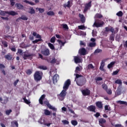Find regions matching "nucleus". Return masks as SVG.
<instances>
[{"instance_id": "nucleus-53", "label": "nucleus", "mask_w": 127, "mask_h": 127, "mask_svg": "<svg viewBox=\"0 0 127 127\" xmlns=\"http://www.w3.org/2000/svg\"><path fill=\"white\" fill-rule=\"evenodd\" d=\"M78 71H81V69L79 67V66H77L76 67L75 70V72L76 73V74H78Z\"/></svg>"}, {"instance_id": "nucleus-45", "label": "nucleus", "mask_w": 127, "mask_h": 127, "mask_svg": "<svg viewBox=\"0 0 127 127\" xmlns=\"http://www.w3.org/2000/svg\"><path fill=\"white\" fill-rule=\"evenodd\" d=\"M58 41L59 44H60V45H61V47L64 46V45L65 44V42H63L62 41H61L60 40H58Z\"/></svg>"}, {"instance_id": "nucleus-58", "label": "nucleus", "mask_w": 127, "mask_h": 127, "mask_svg": "<svg viewBox=\"0 0 127 127\" xmlns=\"http://www.w3.org/2000/svg\"><path fill=\"white\" fill-rule=\"evenodd\" d=\"M96 81H102L103 80V78L101 77H98L96 78H95Z\"/></svg>"}, {"instance_id": "nucleus-35", "label": "nucleus", "mask_w": 127, "mask_h": 127, "mask_svg": "<svg viewBox=\"0 0 127 127\" xmlns=\"http://www.w3.org/2000/svg\"><path fill=\"white\" fill-rule=\"evenodd\" d=\"M116 15L119 16L120 17H122V16L124 15V13H123V11H120L118 13H117Z\"/></svg>"}, {"instance_id": "nucleus-34", "label": "nucleus", "mask_w": 127, "mask_h": 127, "mask_svg": "<svg viewBox=\"0 0 127 127\" xmlns=\"http://www.w3.org/2000/svg\"><path fill=\"white\" fill-rule=\"evenodd\" d=\"M32 72H33V70L32 69H27L26 71V73L27 75H31L32 74Z\"/></svg>"}, {"instance_id": "nucleus-9", "label": "nucleus", "mask_w": 127, "mask_h": 127, "mask_svg": "<svg viewBox=\"0 0 127 127\" xmlns=\"http://www.w3.org/2000/svg\"><path fill=\"white\" fill-rule=\"evenodd\" d=\"M92 6V1H89L88 3L85 4L84 9V12H86L87 10Z\"/></svg>"}, {"instance_id": "nucleus-36", "label": "nucleus", "mask_w": 127, "mask_h": 127, "mask_svg": "<svg viewBox=\"0 0 127 127\" xmlns=\"http://www.w3.org/2000/svg\"><path fill=\"white\" fill-rule=\"evenodd\" d=\"M95 18H102L103 15L100 13H96L95 16Z\"/></svg>"}, {"instance_id": "nucleus-55", "label": "nucleus", "mask_w": 127, "mask_h": 127, "mask_svg": "<svg viewBox=\"0 0 127 127\" xmlns=\"http://www.w3.org/2000/svg\"><path fill=\"white\" fill-rule=\"evenodd\" d=\"M18 82H19V79H17L14 82L13 85L14 87H16V85H17V83H18Z\"/></svg>"}, {"instance_id": "nucleus-1", "label": "nucleus", "mask_w": 127, "mask_h": 127, "mask_svg": "<svg viewBox=\"0 0 127 127\" xmlns=\"http://www.w3.org/2000/svg\"><path fill=\"white\" fill-rule=\"evenodd\" d=\"M70 85H71V81H70V79L66 80L64 84V89L60 94L58 95L60 101H64L65 97H66V95H67V92H66V91L69 89Z\"/></svg>"}, {"instance_id": "nucleus-26", "label": "nucleus", "mask_w": 127, "mask_h": 127, "mask_svg": "<svg viewBox=\"0 0 127 127\" xmlns=\"http://www.w3.org/2000/svg\"><path fill=\"white\" fill-rule=\"evenodd\" d=\"M24 2H25V3H28V4H30V5H35V3L33 2L29 1L27 0H24Z\"/></svg>"}, {"instance_id": "nucleus-24", "label": "nucleus", "mask_w": 127, "mask_h": 127, "mask_svg": "<svg viewBox=\"0 0 127 127\" xmlns=\"http://www.w3.org/2000/svg\"><path fill=\"white\" fill-rule=\"evenodd\" d=\"M74 60L75 63H81V59L78 57H74Z\"/></svg>"}, {"instance_id": "nucleus-11", "label": "nucleus", "mask_w": 127, "mask_h": 127, "mask_svg": "<svg viewBox=\"0 0 127 127\" xmlns=\"http://www.w3.org/2000/svg\"><path fill=\"white\" fill-rule=\"evenodd\" d=\"M15 7L19 10H23L24 9V6L20 3H16L15 4Z\"/></svg>"}, {"instance_id": "nucleus-4", "label": "nucleus", "mask_w": 127, "mask_h": 127, "mask_svg": "<svg viewBox=\"0 0 127 127\" xmlns=\"http://www.w3.org/2000/svg\"><path fill=\"white\" fill-rule=\"evenodd\" d=\"M34 79L36 82H39L42 79V76L40 75V71H36L34 74Z\"/></svg>"}, {"instance_id": "nucleus-52", "label": "nucleus", "mask_w": 127, "mask_h": 127, "mask_svg": "<svg viewBox=\"0 0 127 127\" xmlns=\"http://www.w3.org/2000/svg\"><path fill=\"white\" fill-rule=\"evenodd\" d=\"M78 29H81L82 30H83L85 29V26L84 25H80L78 26Z\"/></svg>"}, {"instance_id": "nucleus-5", "label": "nucleus", "mask_w": 127, "mask_h": 127, "mask_svg": "<svg viewBox=\"0 0 127 127\" xmlns=\"http://www.w3.org/2000/svg\"><path fill=\"white\" fill-rule=\"evenodd\" d=\"M43 104L45 106H47L50 110H52L53 111H54L55 112H57V108H56L55 107H53L49 103V101L48 100L44 101L43 102Z\"/></svg>"}, {"instance_id": "nucleus-23", "label": "nucleus", "mask_w": 127, "mask_h": 127, "mask_svg": "<svg viewBox=\"0 0 127 127\" xmlns=\"http://www.w3.org/2000/svg\"><path fill=\"white\" fill-rule=\"evenodd\" d=\"M44 114L45 116H50L51 115V112L47 109H45L44 110Z\"/></svg>"}, {"instance_id": "nucleus-46", "label": "nucleus", "mask_w": 127, "mask_h": 127, "mask_svg": "<svg viewBox=\"0 0 127 127\" xmlns=\"http://www.w3.org/2000/svg\"><path fill=\"white\" fill-rule=\"evenodd\" d=\"M56 39V38H55V36L52 37L50 40V42L51 43H54L55 42Z\"/></svg>"}, {"instance_id": "nucleus-64", "label": "nucleus", "mask_w": 127, "mask_h": 127, "mask_svg": "<svg viewBox=\"0 0 127 127\" xmlns=\"http://www.w3.org/2000/svg\"><path fill=\"white\" fill-rule=\"evenodd\" d=\"M80 45L83 46H86V44H85L83 41H81L80 43Z\"/></svg>"}, {"instance_id": "nucleus-44", "label": "nucleus", "mask_w": 127, "mask_h": 127, "mask_svg": "<svg viewBox=\"0 0 127 127\" xmlns=\"http://www.w3.org/2000/svg\"><path fill=\"white\" fill-rule=\"evenodd\" d=\"M95 67H94V65H93V64H90L88 65V69L90 70V69H94Z\"/></svg>"}, {"instance_id": "nucleus-59", "label": "nucleus", "mask_w": 127, "mask_h": 127, "mask_svg": "<svg viewBox=\"0 0 127 127\" xmlns=\"http://www.w3.org/2000/svg\"><path fill=\"white\" fill-rule=\"evenodd\" d=\"M120 72L119 70H117L116 71H113L112 75H117V74Z\"/></svg>"}, {"instance_id": "nucleus-15", "label": "nucleus", "mask_w": 127, "mask_h": 127, "mask_svg": "<svg viewBox=\"0 0 127 127\" xmlns=\"http://www.w3.org/2000/svg\"><path fill=\"white\" fill-rule=\"evenodd\" d=\"M92 26L93 27H97V28H99V27L103 26V23L95 22Z\"/></svg>"}, {"instance_id": "nucleus-32", "label": "nucleus", "mask_w": 127, "mask_h": 127, "mask_svg": "<svg viewBox=\"0 0 127 127\" xmlns=\"http://www.w3.org/2000/svg\"><path fill=\"white\" fill-rule=\"evenodd\" d=\"M71 124L72 125V126L75 127L78 125V122H77L76 120H71Z\"/></svg>"}, {"instance_id": "nucleus-56", "label": "nucleus", "mask_w": 127, "mask_h": 127, "mask_svg": "<svg viewBox=\"0 0 127 127\" xmlns=\"http://www.w3.org/2000/svg\"><path fill=\"white\" fill-rule=\"evenodd\" d=\"M63 28H64V29H68V25L66 24H63L62 25Z\"/></svg>"}, {"instance_id": "nucleus-60", "label": "nucleus", "mask_w": 127, "mask_h": 127, "mask_svg": "<svg viewBox=\"0 0 127 127\" xmlns=\"http://www.w3.org/2000/svg\"><path fill=\"white\" fill-rule=\"evenodd\" d=\"M100 116V113L99 112H97L95 114H94V117H95V118H99Z\"/></svg>"}, {"instance_id": "nucleus-13", "label": "nucleus", "mask_w": 127, "mask_h": 127, "mask_svg": "<svg viewBox=\"0 0 127 127\" xmlns=\"http://www.w3.org/2000/svg\"><path fill=\"white\" fill-rule=\"evenodd\" d=\"M98 122H99V125L101 126V127H104V124H106L107 121L105 120L104 118H100L98 119Z\"/></svg>"}, {"instance_id": "nucleus-63", "label": "nucleus", "mask_w": 127, "mask_h": 127, "mask_svg": "<svg viewBox=\"0 0 127 127\" xmlns=\"http://www.w3.org/2000/svg\"><path fill=\"white\" fill-rule=\"evenodd\" d=\"M115 127H124L122 124H116L115 126Z\"/></svg>"}, {"instance_id": "nucleus-17", "label": "nucleus", "mask_w": 127, "mask_h": 127, "mask_svg": "<svg viewBox=\"0 0 127 127\" xmlns=\"http://www.w3.org/2000/svg\"><path fill=\"white\" fill-rule=\"evenodd\" d=\"M95 104L96 107H97V108H98L99 109H103V104L102 103V102L101 101L96 102Z\"/></svg>"}, {"instance_id": "nucleus-19", "label": "nucleus", "mask_w": 127, "mask_h": 127, "mask_svg": "<svg viewBox=\"0 0 127 127\" xmlns=\"http://www.w3.org/2000/svg\"><path fill=\"white\" fill-rule=\"evenodd\" d=\"M11 127H18V123L16 121H13L11 122Z\"/></svg>"}, {"instance_id": "nucleus-20", "label": "nucleus", "mask_w": 127, "mask_h": 127, "mask_svg": "<svg viewBox=\"0 0 127 127\" xmlns=\"http://www.w3.org/2000/svg\"><path fill=\"white\" fill-rule=\"evenodd\" d=\"M79 53L80 55H86V49L82 48L80 49Z\"/></svg>"}, {"instance_id": "nucleus-41", "label": "nucleus", "mask_w": 127, "mask_h": 127, "mask_svg": "<svg viewBox=\"0 0 127 127\" xmlns=\"http://www.w3.org/2000/svg\"><path fill=\"white\" fill-rule=\"evenodd\" d=\"M29 13H30V14H33L35 13V10L33 9V8H31L29 11Z\"/></svg>"}, {"instance_id": "nucleus-18", "label": "nucleus", "mask_w": 127, "mask_h": 127, "mask_svg": "<svg viewBox=\"0 0 127 127\" xmlns=\"http://www.w3.org/2000/svg\"><path fill=\"white\" fill-rule=\"evenodd\" d=\"M4 58L5 59H6V60L10 61V60L12 59V55H10V54H8L7 55L4 56Z\"/></svg>"}, {"instance_id": "nucleus-14", "label": "nucleus", "mask_w": 127, "mask_h": 127, "mask_svg": "<svg viewBox=\"0 0 127 127\" xmlns=\"http://www.w3.org/2000/svg\"><path fill=\"white\" fill-rule=\"evenodd\" d=\"M45 97H46L45 94H43L42 95H41L40 99H39V104H40L41 105H42L43 106V100L44 99H45Z\"/></svg>"}, {"instance_id": "nucleus-43", "label": "nucleus", "mask_w": 127, "mask_h": 127, "mask_svg": "<svg viewBox=\"0 0 127 127\" xmlns=\"http://www.w3.org/2000/svg\"><path fill=\"white\" fill-rule=\"evenodd\" d=\"M2 44L3 46V47L4 48H6L7 47V46H8V45L7 44V43L6 42V41H2Z\"/></svg>"}, {"instance_id": "nucleus-3", "label": "nucleus", "mask_w": 127, "mask_h": 127, "mask_svg": "<svg viewBox=\"0 0 127 127\" xmlns=\"http://www.w3.org/2000/svg\"><path fill=\"white\" fill-rule=\"evenodd\" d=\"M6 14H8V15H12V16H14L15 15H17L18 13L12 10L8 11H2L0 9V15H1L2 16H5Z\"/></svg>"}, {"instance_id": "nucleus-37", "label": "nucleus", "mask_w": 127, "mask_h": 127, "mask_svg": "<svg viewBox=\"0 0 127 127\" xmlns=\"http://www.w3.org/2000/svg\"><path fill=\"white\" fill-rule=\"evenodd\" d=\"M36 9H38L39 12H40V13H43V12H44L45 10L44 8H36Z\"/></svg>"}, {"instance_id": "nucleus-21", "label": "nucleus", "mask_w": 127, "mask_h": 127, "mask_svg": "<svg viewBox=\"0 0 127 127\" xmlns=\"http://www.w3.org/2000/svg\"><path fill=\"white\" fill-rule=\"evenodd\" d=\"M59 78V75L57 74H55L53 77V82H56L57 83V81H58Z\"/></svg>"}, {"instance_id": "nucleus-28", "label": "nucleus", "mask_w": 127, "mask_h": 127, "mask_svg": "<svg viewBox=\"0 0 127 127\" xmlns=\"http://www.w3.org/2000/svg\"><path fill=\"white\" fill-rule=\"evenodd\" d=\"M23 100L24 101V103L26 104L27 105H30V101H29L28 100L26 99V97H25L23 98Z\"/></svg>"}, {"instance_id": "nucleus-2", "label": "nucleus", "mask_w": 127, "mask_h": 127, "mask_svg": "<svg viewBox=\"0 0 127 127\" xmlns=\"http://www.w3.org/2000/svg\"><path fill=\"white\" fill-rule=\"evenodd\" d=\"M74 75H75V81L78 86L82 87L87 83V79L84 76L76 73H74Z\"/></svg>"}, {"instance_id": "nucleus-50", "label": "nucleus", "mask_w": 127, "mask_h": 127, "mask_svg": "<svg viewBox=\"0 0 127 127\" xmlns=\"http://www.w3.org/2000/svg\"><path fill=\"white\" fill-rule=\"evenodd\" d=\"M62 123L64 124V125H69V121L66 120H63Z\"/></svg>"}, {"instance_id": "nucleus-38", "label": "nucleus", "mask_w": 127, "mask_h": 127, "mask_svg": "<svg viewBox=\"0 0 127 127\" xmlns=\"http://www.w3.org/2000/svg\"><path fill=\"white\" fill-rule=\"evenodd\" d=\"M102 87L105 91H107V89H108V85L106 84H103L102 85Z\"/></svg>"}, {"instance_id": "nucleus-33", "label": "nucleus", "mask_w": 127, "mask_h": 127, "mask_svg": "<svg viewBox=\"0 0 127 127\" xmlns=\"http://www.w3.org/2000/svg\"><path fill=\"white\" fill-rule=\"evenodd\" d=\"M118 104H120V105H126V106H127V102L126 101H118L117 102Z\"/></svg>"}, {"instance_id": "nucleus-51", "label": "nucleus", "mask_w": 127, "mask_h": 127, "mask_svg": "<svg viewBox=\"0 0 127 127\" xmlns=\"http://www.w3.org/2000/svg\"><path fill=\"white\" fill-rule=\"evenodd\" d=\"M39 41H42V39H36L33 41V43L35 44V43H37L38 42H39Z\"/></svg>"}, {"instance_id": "nucleus-39", "label": "nucleus", "mask_w": 127, "mask_h": 127, "mask_svg": "<svg viewBox=\"0 0 127 127\" xmlns=\"http://www.w3.org/2000/svg\"><path fill=\"white\" fill-rule=\"evenodd\" d=\"M48 15H50V16H52V15H55V13H54V12H53V11H50L49 12H48L47 13Z\"/></svg>"}, {"instance_id": "nucleus-61", "label": "nucleus", "mask_w": 127, "mask_h": 127, "mask_svg": "<svg viewBox=\"0 0 127 127\" xmlns=\"http://www.w3.org/2000/svg\"><path fill=\"white\" fill-rule=\"evenodd\" d=\"M80 21L82 23H85V21H86V20L85 19V17L80 19Z\"/></svg>"}, {"instance_id": "nucleus-27", "label": "nucleus", "mask_w": 127, "mask_h": 127, "mask_svg": "<svg viewBox=\"0 0 127 127\" xmlns=\"http://www.w3.org/2000/svg\"><path fill=\"white\" fill-rule=\"evenodd\" d=\"M48 46L50 47V49H52V50H55V47H54V45L51 44V43H48Z\"/></svg>"}, {"instance_id": "nucleus-25", "label": "nucleus", "mask_w": 127, "mask_h": 127, "mask_svg": "<svg viewBox=\"0 0 127 127\" xmlns=\"http://www.w3.org/2000/svg\"><path fill=\"white\" fill-rule=\"evenodd\" d=\"M71 1L68 0L67 1V4H64V7H65V8H66V7H68L70 8L71 7Z\"/></svg>"}, {"instance_id": "nucleus-16", "label": "nucleus", "mask_w": 127, "mask_h": 127, "mask_svg": "<svg viewBox=\"0 0 127 127\" xmlns=\"http://www.w3.org/2000/svg\"><path fill=\"white\" fill-rule=\"evenodd\" d=\"M109 31H111V32L114 33L115 32V29L113 27H111L110 29L109 27H105V32H109Z\"/></svg>"}, {"instance_id": "nucleus-47", "label": "nucleus", "mask_w": 127, "mask_h": 127, "mask_svg": "<svg viewBox=\"0 0 127 127\" xmlns=\"http://www.w3.org/2000/svg\"><path fill=\"white\" fill-rule=\"evenodd\" d=\"M106 92H107V94L108 95H112V89H107V90H106Z\"/></svg>"}, {"instance_id": "nucleus-62", "label": "nucleus", "mask_w": 127, "mask_h": 127, "mask_svg": "<svg viewBox=\"0 0 127 127\" xmlns=\"http://www.w3.org/2000/svg\"><path fill=\"white\" fill-rule=\"evenodd\" d=\"M1 18L3 19V20H8V17H1Z\"/></svg>"}, {"instance_id": "nucleus-6", "label": "nucleus", "mask_w": 127, "mask_h": 127, "mask_svg": "<svg viewBox=\"0 0 127 127\" xmlns=\"http://www.w3.org/2000/svg\"><path fill=\"white\" fill-rule=\"evenodd\" d=\"M33 56H35V54H29L27 55L26 54H24L23 55V58L24 60H27L28 58V59H30V60H31V59H33Z\"/></svg>"}, {"instance_id": "nucleus-22", "label": "nucleus", "mask_w": 127, "mask_h": 127, "mask_svg": "<svg viewBox=\"0 0 127 127\" xmlns=\"http://www.w3.org/2000/svg\"><path fill=\"white\" fill-rule=\"evenodd\" d=\"M116 64V62H112L110 64H108L107 67L108 69H111V68H113L114 67V65Z\"/></svg>"}, {"instance_id": "nucleus-57", "label": "nucleus", "mask_w": 127, "mask_h": 127, "mask_svg": "<svg viewBox=\"0 0 127 127\" xmlns=\"http://www.w3.org/2000/svg\"><path fill=\"white\" fill-rule=\"evenodd\" d=\"M67 109L69 111V112H70V113H71V114H75V112H74V111H73V109H71L70 107H68Z\"/></svg>"}, {"instance_id": "nucleus-7", "label": "nucleus", "mask_w": 127, "mask_h": 127, "mask_svg": "<svg viewBox=\"0 0 127 127\" xmlns=\"http://www.w3.org/2000/svg\"><path fill=\"white\" fill-rule=\"evenodd\" d=\"M107 61V59L103 60L101 63V65L100 66L99 69L100 71H103V72L106 71V69L104 68L105 67V63Z\"/></svg>"}, {"instance_id": "nucleus-31", "label": "nucleus", "mask_w": 127, "mask_h": 127, "mask_svg": "<svg viewBox=\"0 0 127 127\" xmlns=\"http://www.w3.org/2000/svg\"><path fill=\"white\" fill-rule=\"evenodd\" d=\"M19 18L22 20H27L28 19V18H27V17L25 15H21V17H19Z\"/></svg>"}, {"instance_id": "nucleus-40", "label": "nucleus", "mask_w": 127, "mask_h": 127, "mask_svg": "<svg viewBox=\"0 0 127 127\" xmlns=\"http://www.w3.org/2000/svg\"><path fill=\"white\" fill-rule=\"evenodd\" d=\"M12 112V110L11 109L7 110L5 111V114L7 116H9L10 115V113Z\"/></svg>"}, {"instance_id": "nucleus-48", "label": "nucleus", "mask_w": 127, "mask_h": 127, "mask_svg": "<svg viewBox=\"0 0 127 127\" xmlns=\"http://www.w3.org/2000/svg\"><path fill=\"white\" fill-rule=\"evenodd\" d=\"M115 83L116 84H119V85L123 84V82L121 79H117L116 81H115Z\"/></svg>"}, {"instance_id": "nucleus-10", "label": "nucleus", "mask_w": 127, "mask_h": 127, "mask_svg": "<svg viewBox=\"0 0 127 127\" xmlns=\"http://www.w3.org/2000/svg\"><path fill=\"white\" fill-rule=\"evenodd\" d=\"M42 54L45 56H49L50 55V51L48 49H46L41 51Z\"/></svg>"}, {"instance_id": "nucleus-29", "label": "nucleus", "mask_w": 127, "mask_h": 127, "mask_svg": "<svg viewBox=\"0 0 127 127\" xmlns=\"http://www.w3.org/2000/svg\"><path fill=\"white\" fill-rule=\"evenodd\" d=\"M38 69H41L42 70H47V66L45 65H41L38 66Z\"/></svg>"}, {"instance_id": "nucleus-30", "label": "nucleus", "mask_w": 127, "mask_h": 127, "mask_svg": "<svg viewBox=\"0 0 127 127\" xmlns=\"http://www.w3.org/2000/svg\"><path fill=\"white\" fill-rule=\"evenodd\" d=\"M115 32L112 33V34L110 35V40H112V41H115Z\"/></svg>"}, {"instance_id": "nucleus-49", "label": "nucleus", "mask_w": 127, "mask_h": 127, "mask_svg": "<svg viewBox=\"0 0 127 127\" xmlns=\"http://www.w3.org/2000/svg\"><path fill=\"white\" fill-rule=\"evenodd\" d=\"M57 60L55 58H53L50 62L51 64H54V63H56Z\"/></svg>"}, {"instance_id": "nucleus-12", "label": "nucleus", "mask_w": 127, "mask_h": 127, "mask_svg": "<svg viewBox=\"0 0 127 127\" xmlns=\"http://www.w3.org/2000/svg\"><path fill=\"white\" fill-rule=\"evenodd\" d=\"M88 111L89 112H92L93 113H96V106L94 105H90L87 108Z\"/></svg>"}, {"instance_id": "nucleus-8", "label": "nucleus", "mask_w": 127, "mask_h": 127, "mask_svg": "<svg viewBox=\"0 0 127 127\" xmlns=\"http://www.w3.org/2000/svg\"><path fill=\"white\" fill-rule=\"evenodd\" d=\"M81 92L84 96H90L91 95V91L88 89H83L81 90Z\"/></svg>"}, {"instance_id": "nucleus-54", "label": "nucleus", "mask_w": 127, "mask_h": 127, "mask_svg": "<svg viewBox=\"0 0 127 127\" xmlns=\"http://www.w3.org/2000/svg\"><path fill=\"white\" fill-rule=\"evenodd\" d=\"M100 52H102V50H100V49H96V50L94 51V53H95V54L100 53Z\"/></svg>"}, {"instance_id": "nucleus-42", "label": "nucleus", "mask_w": 127, "mask_h": 127, "mask_svg": "<svg viewBox=\"0 0 127 127\" xmlns=\"http://www.w3.org/2000/svg\"><path fill=\"white\" fill-rule=\"evenodd\" d=\"M88 46L89 47H95V46H96V43L95 42L90 43Z\"/></svg>"}]
</instances>
